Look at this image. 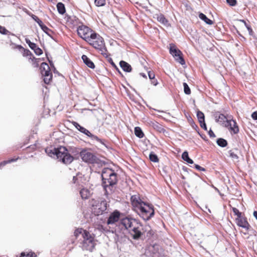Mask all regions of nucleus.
<instances>
[{"label":"nucleus","instance_id":"nucleus-1","mask_svg":"<svg viewBox=\"0 0 257 257\" xmlns=\"http://www.w3.org/2000/svg\"><path fill=\"white\" fill-rule=\"evenodd\" d=\"M131 203L138 214L143 220L147 221L155 215L154 206L149 203L143 201L139 195H134L131 198Z\"/></svg>","mask_w":257,"mask_h":257},{"label":"nucleus","instance_id":"nucleus-2","mask_svg":"<svg viewBox=\"0 0 257 257\" xmlns=\"http://www.w3.org/2000/svg\"><path fill=\"white\" fill-rule=\"evenodd\" d=\"M102 186L106 195L111 193L118 182V175L114 170L109 168L102 169L101 174Z\"/></svg>","mask_w":257,"mask_h":257},{"label":"nucleus","instance_id":"nucleus-3","mask_svg":"<svg viewBox=\"0 0 257 257\" xmlns=\"http://www.w3.org/2000/svg\"><path fill=\"white\" fill-rule=\"evenodd\" d=\"M129 233L133 239H138L142 238L143 235L150 238L154 234L155 232L151 229L149 225H146L144 227H143L142 224L140 221L139 224L136 225V226L129 232Z\"/></svg>","mask_w":257,"mask_h":257},{"label":"nucleus","instance_id":"nucleus-4","mask_svg":"<svg viewBox=\"0 0 257 257\" xmlns=\"http://www.w3.org/2000/svg\"><path fill=\"white\" fill-rule=\"evenodd\" d=\"M87 42L93 48L98 50V52L104 57H107V49L105 45L104 39L99 34L95 32L92 33L90 40H88Z\"/></svg>","mask_w":257,"mask_h":257},{"label":"nucleus","instance_id":"nucleus-5","mask_svg":"<svg viewBox=\"0 0 257 257\" xmlns=\"http://www.w3.org/2000/svg\"><path fill=\"white\" fill-rule=\"evenodd\" d=\"M54 153L57 158L64 164H70L73 160V157L70 154L65 147L60 146L56 148V152Z\"/></svg>","mask_w":257,"mask_h":257},{"label":"nucleus","instance_id":"nucleus-6","mask_svg":"<svg viewBox=\"0 0 257 257\" xmlns=\"http://www.w3.org/2000/svg\"><path fill=\"white\" fill-rule=\"evenodd\" d=\"M72 124L75 126V127L79 131L80 133L86 135L89 137L91 141H95L98 144H100L102 146H104L106 147V145L105 143L104 140H102L99 138L97 136L91 134L87 129L85 128L83 126L80 125L78 122L73 121Z\"/></svg>","mask_w":257,"mask_h":257},{"label":"nucleus","instance_id":"nucleus-7","mask_svg":"<svg viewBox=\"0 0 257 257\" xmlns=\"http://www.w3.org/2000/svg\"><path fill=\"white\" fill-rule=\"evenodd\" d=\"M83 238L81 245L82 249L92 251L95 245L94 235L90 234L88 231L85 232Z\"/></svg>","mask_w":257,"mask_h":257},{"label":"nucleus","instance_id":"nucleus-8","mask_svg":"<svg viewBox=\"0 0 257 257\" xmlns=\"http://www.w3.org/2000/svg\"><path fill=\"white\" fill-rule=\"evenodd\" d=\"M80 156L82 161L88 164H99L100 161L94 153L85 149H83L80 152Z\"/></svg>","mask_w":257,"mask_h":257},{"label":"nucleus","instance_id":"nucleus-9","mask_svg":"<svg viewBox=\"0 0 257 257\" xmlns=\"http://www.w3.org/2000/svg\"><path fill=\"white\" fill-rule=\"evenodd\" d=\"M95 204H93V211L95 215H99L105 213L108 205L105 199H100L95 202Z\"/></svg>","mask_w":257,"mask_h":257},{"label":"nucleus","instance_id":"nucleus-10","mask_svg":"<svg viewBox=\"0 0 257 257\" xmlns=\"http://www.w3.org/2000/svg\"><path fill=\"white\" fill-rule=\"evenodd\" d=\"M139 222L140 221L138 219L132 217H125L120 220L119 225L122 226L129 232L133 229V228L135 227V226H136V225H138V224H139Z\"/></svg>","mask_w":257,"mask_h":257},{"label":"nucleus","instance_id":"nucleus-11","mask_svg":"<svg viewBox=\"0 0 257 257\" xmlns=\"http://www.w3.org/2000/svg\"><path fill=\"white\" fill-rule=\"evenodd\" d=\"M77 31L78 35L86 42H87L88 40H90L91 34L92 33H95L92 30L84 25L79 26L77 28Z\"/></svg>","mask_w":257,"mask_h":257},{"label":"nucleus","instance_id":"nucleus-12","mask_svg":"<svg viewBox=\"0 0 257 257\" xmlns=\"http://www.w3.org/2000/svg\"><path fill=\"white\" fill-rule=\"evenodd\" d=\"M170 53L175 58V60L182 65L185 64V61L183 57L182 52L177 49L173 44L170 45Z\"/></svg>","mask_w":257,"mask_h":257},{"label":"nucleus","instance_id":"nucleus-13","mask_svg":"<svg viewBox=\"0 0 257 257\" xmlns=\"http://www.w3.org/2000/svg\"><path fill=\"white\" fill-rule=\"evenodd\" d=\"M160 246L157 244H151L148 246L146 250V253L148 256L158 257L160 254Z\"/></svg>","mask_w":257,"mask_h":257},{"label":"nucleus","instance_id":"nucleus-14","mask_svg":"<svg viewBox=\"0 0 257 257\" xmlns=\"http://www.w3.org/2000/svg\"><path fill=\"white\" fill-rule=\"evenodd\" d=\"M120 213L119 211L115 210L110 213L107 218L106 223L107 225H112L117 222L119 219Z\"/></svg>","mask_w":257,"mask_h":257},{"label":"nucleus","instance_id":"nucleus-15","mask_svg":"<svg viewBox=\"0 0 257 257\" xmlns=\"http://www.w3.org/2000/svg\"><path fill=\"white\" fill-rule=\"evenodd\" d=\"M235 222L238 226L245 229L246 231L249 230L251 228L250 225L247 222L246 218L242 216L236 218L235 219Z\"/></svg>","mask_w":257,"mask_h":257},{"label":"nucleus","instance_id":"nucleus-16","mask_svg":"<svg viewBox=\"0 0 257 257\" xmlns=\"http://www.w3.org/2000/svg\"><path fill=\"white\" fill-rule=\"evenodd\" d=\"M26 43L29 45V47L34 51L37 55H41L43 54L42 50L39 48L36 44L32 42L28 38H25Z\"/></svg>","mask_w":257,"mask_h":257},{"label":"nucleus","instance_id":"nucleus-17","mask_svg":"<svg viewBox=\"0 0 257 257\" xmlns=\"http://www.w3.org/2000/svg\"><path fill=\"white\" fill-rule=\"evenodd\" d=\"M225 126L229 127V129L232 131L234 134H236L239 132V128L236 122L233 119L226 120Z\"/></svg>","mask_w":257,"mask_h":257},{"label":"nucleus","instance_id":"nucleus-18","mask_svg":"<svg viewBox=\"0 0 257 257\" xmlns=\"http://www.w3.org/2000/svg\"><path fill=\"white\" fill-rule=\"evenodd\" d=\"M154 18L156 19L160 23L163 25L164 26L167 27H171V24L169 23V21L165 18L163 14L161 13L156 14L155 15Z\"/></svg>","mask_w":257,"mask_h":257},{"label":"nucleus","instance_id":"nucleus-19","mask_svg":"<svg viewBox=\"0 0 257 257\" xmlns=\"http://www.w3.org/2000/svg\"><path fill=\"white\" fill-rule=\"evenodd\" d=\"M98 230L103 233H115L117 235L116 228L111 227L110 226L108 225L107 226H104L102 225H99L97 227Z\"/></svg>","mask_w":257,"mask_h":257},{"label":"nucleus","instance_id":"nucleus-20","mask_svg":"<svg viewBox=\"0 0 257 257\" xmlns=\"http://www.w3.org/2000/svg\"><path fill=\"white\" fill-rule=\"evenodd\" d=\"M42 76L44 77L43 80L45 84H48L51 81L52 79V73L50 72V68L47 71L42 72Z\"/></svg>","mask_w":257,"mask_h":257},{"label":"nucleus","instance_id":"nucleus-21","mask_svg":"<svg viewBox=\"0 0 257 257\" xmlns=\"http://www.w3.org/2000/svg\"><path fill=\"white\" fill-rule=\"evenodd\" d=\"M81 58L84 63L89 68L91 69H94L95 68L94 63L86 55H83Z\"/></svg>","mask_w":257,"mask_h":257},{"label":"nucleus","instance_id":"nucleus-22","mask_svg":"<svg viewBox=\"0 0 257 257\" xmlns=\"http://www.w3.org/2000/svg\"><path fill=\"white\" fill-rule=\"evenodd\" d=\"M119 65L121 69L126 72H131L132 70L131 65L124 61H120L119 62Z\"/></svg>","mask_w":257,"mask_h":257},{"label":"nucleus","instance_id":"nucleus-23","mask_svg":"<svg viewBox=\"0 0 257 257\" xmlns=\"http://www.w3.org/2000/svg\"><path fill=\"white\" fill-rule=\"evenodd\" d=\"M198 17L201 20L203 21L206 24L208 25H211L213 24V22L212 20L208 19L205 14L202 13H200L199 14Z\"/></svg>","mask_w":257,"mask_h":257},{"label":"nucleus","instance_id":"nucleus-24","mask_svg":"<svg viewBox=\"0 0 257 257\" xmlns=\"http://www.w3.org/2000/svg\"><path fill=\"white\" fill-rule=\"evenodd\" d=\"M80 194L83 199H86L88 198L90 194L88 189L83 188L80 191Z\"/></svg>","mask_w":257,"mask_h":257},{"label":"nucleus","instance_id":"nucleus-25","mask_svg":"<svg viewBox=\"0 0 257 257\" xmlns=\"http://www.w3.org/2000/svg\"><path fill=\"white\" fill-rule=\"evenodd\" d=\"M57 9L58 13L61 15H63L66 12L65 7L64 4L59 2L57 4Z\"/></svg>","mask_w":257,"mask_h":257},{"label":"nucleus","instance_id":"nucleus-26","mask_svg":"<svg viewBox=\"0 0 257 257\" xmlns=\"http://www.w3.org/2000/svg\"><path fill=\"white\" fill-rule=\"evenodd\" d=\"M182 159L189 164H193V161L189 157L188 153L187 151L184 152L182 154Z\"/></svg>","mask_w":257,"mask_h":257},{"label":"nucleus","instance_id":"nucleus-27","mask_svg":"<svg viewBox=\"0 0 257 257\" xmlns=\"http://www.w3.org/2000/svg\"><path fill=\"white\" fill-rule=\"evenodd\" d=\"M43 31L48 36H49L52 39L55 40L53 37L54 32L50 29L48 27L45 26L43 27V28L42 29Z\"/></svg>","mask_w":257,"mask_h":257},{"label":"nucleus","instance_id":"nucleus-28","mask_svg":"<svg viewBox=\"0 0 257 257\" xmlns=\"http://www.w3.org/2000/svg\"><path fill=\"white\" fill-rule=\"evenodd\" d=\"M135 135L140 139L143 138L144 136V134L141 128V127L139 126H137L135 127Z\"/></svg>","mask_w":257,"mask_h":257},{"label":"nucleus","instance_id":"nucleus-29","mask_svg":"<svg viewBox=\"0 0 257 257\" xmlns=\"http://www.w3.org/2000/svg\"><path fill=\"white\" fill-rule=\"evenodd\" d=\"M217 144L220 147L224 148L227 145V142L223 138H219L216 141Z\"/></svg>","mask_w":257,"mask_h":257},{"label":"nucleus","instance_id":"nucleus-30","mask_svg":"<svg viewBox=\"0 0 257 257\" xmlns=\"http://www.w3.org/2000/svg\"><path fill=\"white\" fill-rule=\"evenodd\" d=\"M54 152H56V148H47L45 149V152L50 157L56 156Z\"/></svg>","mask_w":257,"mask_h":257},{"label":"nucleus","instance_id":"nucleus-31","mask_svg":"<svg viewBox=\"0 0 257 257\" xmlns=\"http://www.w3.org/2000/svg\"><path fill=\"white\" fill-rule=\"evenodd\" d=\"M149 159L151 161L157 163L159 162V158L157 155L155 154L153 152H151L149 154Z\"/></svg>","mask_w":257,"mask_h":257},{"label":"nucleus","instance_id":"nucleus-32","mask_svg":"<svg viewBox=\"0 0 257 257\" xmlns=\"http://www.w3.org/2000/svg\"><path fill=\"white\" fill-rule=\"evenodd\" d=\"M197 117L199 122H203L205 121V116L204 113L200 110L197 111Z\"/></svg>","mask_w":257,"mask_h":257},{"label":"nucleus","instance_id":"nucleus-33","mask_svg":"<svg viewBox=\"0 0 257 257\" xmlns=\"http://www.w3.org/2000/svg\"><path fill=\"white\" fill-rule=\"evenodd\" d=\"M85 232H88V231L81 228H77L75 230L74 234L75 236V238H77L79 234H82V237H83V234Z\"/></svg>","mask_w":257,"mask_h":257},{"label":"nucleus","instance_id":"nucleus-34","mask_svg":"<svg viewBox=\"0 0 257 257\" xmlns=\"http://www.w3.org/2000/svg\"><path fill=\"white\" fill-rule=\"evenodd\" d=\"M50 67L48 64L46 62H43L40 66V69L41 73L45 71H47V70H49Z\"/></svg>","mask_w":257,"mask_h":257},{"label":"nucleus","instance_id":"nucleus-35","mask_svg":"<svg viewBox=\"0 0 257 257\" xmlns=\"http://www.w3.org/2000/svg\"><path fill=\"white\" fill-rule=\"evenodd\" d=\"M0 33L3 35H11L15 36V34L9 31L6 28L3 26H0Z\"/></svg>","mask_w":257,"mask_h":257},{"label":"nucleus","instance_id":"nucleus-36","mask_svg":"<svg viewBox=\"0 0 257 257\" xmlns=\"http://www.w3.org/2000/svg\"><path fill=\"white\" fill-rule=\"evenodd\" d=\"M18 159V158H17L16 159H10L5 160V161L2 162L0 163V168H1L2 167H4V166H5L6 165H7L9 163H11L14 162L16 161Z\"/></svg>","mask_w":257,"mask_h":257},{"label":"nucleus","instance_id":"nucleus-37","mask_svg":"<svg viewBox=\"0 0 257 257\" xmlns=\"http://www.w3.org/2000/svg\"><path fill=\"white\" fill-rule=\"evenodd\" d=\"M239 21L244 24V26H245V28H246L248 31L249 34L251 36L252 35L253 31L251 26L248 24H247L246 21L244 20H240Z\"/></svg>","mask_w":257,"mask_h":257},{"label":"nucleus","instance_id":"nucleus-38","mask_svg":"<svg viewBox=\"0 0 257 257\" xmlns=\"http://www.w3.org/2000/svg\"><path fill=\"white\" fill-rule=\"evenodd\" d=\"M22 53L24 57L30 56V57H33V56H34L33 54L29 49L24 48V49L22 50Z\"/></svg>","mask_w":257,"mask_h":257},{"label":"nucleus","instance_id":"nucleus-39","mask_svg":"<svg viewBox=\"0 0 257 257\" xmlns=\"http://www.w3.org/2000/svg\"><path fill=\"white\" fill-rule=\"evenodd\" d=\"M154 128L156 129L159 132H164L165 130L162 127V126L158 122L154 123L153 125Z\"/></svg>","mask_w":257,"mask_h":257},{"label":"nucleus","instance_id":"nucleus-40","mask_svg":"<svg viewBox=\"0 0 257 257\" xmlns=\"http://www.w3.org/2000/svg\"><path fill=\"white\" fill-rule=\"evenodd\" d=\"M94 4L96 7H103L106 4V0H95Z\"/></svg>","mask_w":257,"mask_h":257},{"label":"nucleus","instance_id":"nucleus-41","mask_svg":"<svg viewBox=\"0 0 257 257\" xmlns=\"http://www.w3.org/2000/svg\"><path fill=\"white\" fill-rule=\"evenodd\" d=\"M35 253L32 252H30L26 253L25 252H23L21 253V255L20 256L17 257H36Z\"/></svg>","mask_w":257,"mask_h":257},{"label":"nucleus","instance_id":"nucleus-42","mask_svg":"<svg viewBox=\"0 0 257 257\" xmlns=\"http://www.w3.org/2000/svg\"><path fill=\"white\" fill-rule=\"evenodd\" d=\"M30 59H31L33 61V65L35 67H38L39 66V63L40 62V59L36 58L35 57H30Z\"/></svg>","mask_w":257,"mask_h":257},{"label":"nucleus","instance_id":"nucleus-43","mask_svg":"<svg viewBox=\"0 0 257 257\" xmlns=\"http://www.w3.org/2000/svg\"><path fill=\"white\" fill-rule=\"evenodd\" d=\"M229 156L233 160H236L238 159L237 155L232 150H229L228 151Z\"/></svg>","mask_w":257,"mask_h":257},{"label":"nucleus","instance_id":"nucleus-44","mask_svg":"<svg viewBox=\"0 0 257 257\" xmlns=\"http://www.w3.org/2000/svg\"><path fill=\"white\" fill-rule=\"evenodd\" d=\"M184 91L186 94L189 95L191 93V90L188 85L186 83H183Z\"/></svg>","mask_w":257,"mask_h":257},{"label":"nucleus","instance_id":"nucleus-45","mask_svg":"<svg viewBox=\"0 0 257 257\" xmlns=\"http://www.w3.org/2000/svg\"><path fill=\"white\" fill-rule=\"evenodd\" d=\"M107 61L111 64V65L115 68L119 73H120V72L118 68H117V66L115 64V63L113 62L112 59L111 57H109L107 55V57L106 58Z\"/></svg>","mask_w":257,"mask_h":257},{"label":"nucleus","instance_id":"nucleus-46","mask_svg":"<svg viewBox=\"0 0 257 257\" xmlns=\"http://www.w3.org/2000/svg\"><path fill=\"white\" fill-rule=\"evenodd\" d=\"M218 118H219L218 122H220V123H222L224 122H226V120H227L226 119V116L223 114H222V113H221L219 115H218Z\"/></svg>","mask_w":257,"mask_h":257},{"label":"nucleus","instance_id":"nucleus-47","mask_svg":"<svg viewBox=\"0 0 257 257\" xmlns=\"http://www.w3.org/2000/svg\"><path fill=\"white\" fill-rule=\"evenodd\" d=\"M232 211L234 213V215L237 216V218L241 216V212H240L237 208L235 207L232 208Z\"/></svg>","mask_w":257,"mask_h":257},{"label":"nucleus","instance_id":"nucleus-48","mask_svg":"<svg viewBox=\"0 0 257 257\" xmlns=\"http://www.w3.org/2000/svg\"><path fill=\"white\" fill-rule=\"evenodd\" d=\"M227 4L231 7H234L237 4L236 0H226Z\"/></svg>","mask_w":257,"mask_h":257},{"label":"nucleus","instance_id":"nucleus-49","mask_svg":"<svg viewBox=\"0 0 257 257\" xmlns=\"http://www.w3.org/2000/svg\"><path fill=\"white\" fill-rule=\"evenodd\" d=\"M194 168L195 169H196L197 170L200 171H205V169L204 168H203L197 164L194 165Z\"/></svg>","mask_w":257,"mask_h":257},{"label":"nucleus","instance_id":"nucleus-50","mask_svg":"<svg viewBox=\"0 0 257 257\" xmlns=\"http://www.w3.org/2000/svg\"><path fill=\"white\" fill-rule=\"evenodd\" d=\"M148 76H149L150 79H151V80L154 79V78L155 77L154 73L153 72H151V71L148 72Z\"/></svg>","mask_w":257,"mask_h":257},{"label":"nucleus","instance_id":"nucleus-51","mask_svg":"<svg viewBox=\"0 0 257 257\" xmlns=\"http://www.w3.org/2000/svg\"><path fill=\"white\" fill-rule=\"evenodd\" d=\"M200 123V126L205 131H207V126H206V124L205 123V121H202V122H199Z\"/></svg>","mask_w":257,"mask_h":257},{"label":"nucleus","instance_id":"nucleus-52","mask_svg":"<svg viewBox=\"0 0 257 257\" xmlns=\"http://www.w3.org/2000/svg\"><path fill=\"white\" fill-rule=\"evenodd\" d=\"M221 113L219 112H215L214 114V116L216 122H219V118H218V115H219Z\"/></svg>","mask_w":257,"mask_h":257},{"label":"nucleus","instance_id":"nucleus-53","mask_svg":"<svg viewBox=\"0 0 257 257\" xmlns=\"http://www.w3.org/2000/svg\"><path fill=\"white\" fill-rule=\"evenodd\" d=\"M208 135L210 138L216 137L215 135L214 134V132L212 131L211 129H210V130L208 131Z\"/></svg>","mask_w":257,"mask_h":257},{"label":"nucleus","instance_id":"nucleus-54","mask_svg":"<svg viewBox=\"0 0 257 257\" xmlns=\"http://www.w3.org/2000/svg\"><path fill=\"white\" fill-rule=\"evenodd\" d=\"M30 16L36 23L40 20L37 16L34 14L31 15Z\"/></svg>","mask_w":257,"mask_h":257},{"label":"nucleus","instance_id":"nucleus-55","mask_svg":"<svg viewBox=\"0 0 257 257\" xmlns=\"http://www.w3.org/2000/svg\"><path fill=\"white\" fill-rule=\"evenodd\" d=\"M251 117L254 120H257V111H254L251 114Z\"/></svg>","mask_w":257,"mask_h":257},{"label":"nucleus","instance_id":"nucleus-56","mask_svg":"<svg viewBox=\"0 0 257 257\" xmlns=\"http://www.w3.org/2000/svg\"><path fill=\"white\" fill-rule=\"evenodd\" d=\"M37 23L40 26V27L41 28V29L43 28V27H45L46 26L43 24V23L40 19L37 22Z\"/></svg>","mask_w":257,"mask_h":257},{"label":"nucleus","instance_id":"nucleus-57","mask_svg":"<svg viewBox=\"0 0 257 257\" xmlns=\"http://www.w3.org/2000/svg\"><path fill=\"white\" fill-rule=\"evenodd\" d=\"M151 83L153 84L154 86H156L158 85V82L157 80L154 78V79H151Z\"/></svg>","mask_w":257,"mask_h":257},{"label":"nucleus","instance_id":"nucleus-58","mask_svg":"<svg viewBox=\"0 0 257 257\" xmlns=\"http://www.w3.org/2000/svg\"><path fill=\"white\" fill-rule=\"evenodd\" d=\"M234 28L236 30V33L239 35V36L240 37L241 39L245 40V38L240 33V32L237 30V29L235 27H234Z\"/></svg>","mask_w":257,"mask_h":257},{"label":"nucleus","instance_id":"nucleus-59","mask_svg":"<svg viewBox=\"0 0 257 257\" xmlns=\"http://www.w3.org/2000/svg\"><path fill=\"white\" fill-rule=\"evenodd\" d=\"M78 178L77 177V176H73V183L74 184H77L78 183Z\"/></svg>","mask_w":257,"mask_h":257},{"label":"nucleus","instance_id":"nucleus-60","mask_svg":"<svg viewBox=\"0 0 257 257\" xmlns=\"http://www.w3.org/2000/svg\"><path fill=\"white\" fill-rule=\"evenodd\" d=\"M16 48L19 49L20 51H22L24 49V47L20 45H16Z\"/></svg>","mask_w":257,"mask_h":257},{"label":"nucleus","instance_id":"nucleus-61","mask_svg":"<svg viewBox=\"0 0 257 257\" xmlns=\"http://www.w3.org/2000/svg\"><path fill=\"white\" fill-rule=\"evenodd\" d=\"M253 215L255 218L257 220V211H254Z\"/></svg>","mask_w":257,"mask_h":257},{"label":"nucleus","instance_id":"nucleus-62","mask_svg":"<svg viewBox=\"0 0 257 257\" xmlns=\"http://www.w3.org/2000/svg\"><path fill=\"white\" fill-rule=\"evenodd\" d=\"M140 75L143 77L144 78H145L146 79L147 78V75L146 74L144 73H140Z\"/></svg>","mask_w":257,"mask_h":257},{"label":"nucleus","instance_id":"nucleus-63","mask_svg":"<svg viewBox=\"0 0 257 257\" xmlns=\"http://www.w3.org/2000/svg\"><path fill=\"white\" fill-rule=\"evenodd\" d=\"M192 126L193 127L195 128V129H196V128H197V129L199 130V128H198V126L196 124H195L194 122L192 124Z\"/></svg>","mask_w":257,"mask_h":257},{"label":"nucleus","instance_id":"nucleus-64","mask_svg":"<svg viewBox=\"0 0 257 257\" xmlns=\"http://www.w3.org/2000/svg\"><path fill=\"white\" fill-rule=\"evenodd\" d=\"M70 240H71V242L72 243H73L75 242V238L74 237H73Z\"/></svg>","mask_w":257,"mask_h":257}]
</instances>
